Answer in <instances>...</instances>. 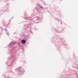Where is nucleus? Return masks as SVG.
<instances>
[{"mask_svg": "<svg viewBox=\"0 0 78 78\" xmlns=\"http://www.w3.org/2000/svg\"><path fill=\"white\" fill-rule=\"evenodd\" d=\"M28 30L30 29V28H28Z\"/></svg>", "mask_w": 78, "mask_h": 78, "instance_id": "6", "label": "nucleus"}, {"mask_svg": "<svg viewBox=\"0 0 78 78\" xmlns=\"http://www.w3.org/2000/svg\"><path fill=\"white\" fill-rule=\"evenodd\" d=\"M28 33H31V30H28Z\"/></svg>", "mask_w": 78, "mask_h": 78, "instance_id": "5", "label": "nucleus"}, {"mask_svg": "<svg viewBox=\"0 0 78 78\" xmlns=\"http://www.w3.org/2000/svg\"><path fill=\"white\" fill-rule=\"evenodd\" d=\"M18 69H19L20 71L21 72V73H22V74H23V73H24V72H25V71H24L22 69V68H21V67H19L18 68Z\"/></svg>", "mask_w": 78, "mask_h": 78, "instance_id": "2", "label": "nucleus"}, {"mask_svg": "<svg viewBox=\"0 0 78 78\" xmlns=\"http://www.w3.org/2000/svg\"><path fill=\"white\" fill-rule=\"evenodd\" d=\"M14 34H16V33H14Z\"/></svg>", "mask_w": 78, "mask_h": 78, "instance_id": "7", "label": "nucleus"}, {"mask_svg": "<svg viewBox=\"0 0 78 78\" xmlns=\"http://www.w3.org/2000/svg\"><path fill=\"white\" fill-rule=\"evenodd\" d=\"M14 42L12 41H11L9 44L8 45V47H10V48H11L14 46Z\"/></svg>", "mask_w": 78, "mask_h": 78, "instance_id": "1", "label": "nucleus"}, {"mask_svg": "<svg viewBox=\"0 0 78 78\" xmlns=\"http://www.w3.org/2000/svg\"><path fill=\"white\" fill-rule=\"evenodd\" d=\"M10 59H11V58H10Z\"/></svg>", "mask_w": 78, "mask_h": 78, "instance_id": "8", "label": "nucleus"}, {"mask_svg": "<svg viewBox=\"0 0 78 78\" xmlns=\"http://www.w3.org/2000/svg\"><path fill=\"white\" fill-rule=\"evenodd\" d=\"M4 30L5 31L7 35H8V36H9V32H7V31H8V30H7L6 29H4Z\"/></svg>", "mask_w": 78, "mask_h": 78, "instance_id": "4", "label": "nucleus"}, {"mask_svg": "<svg viewBox=\"0 0 78 78\" xmlns=\"http://www.w3.org/2000/svg\"><path fill=\"white\" fill-rule=\"evenodd\" d=\"M21 42L22 44H25L26 43V40L25 39H23L22 40Z\"/></svg>", "mask_w": 78, "mask_h": 78, "instance_id": "3", "label": "nucleus"}]
</instances>
